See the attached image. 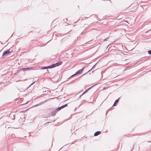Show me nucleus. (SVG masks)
Listing matches in <instances>:
<instances>
[{
    "label": "nucleus",
    "mask_w": 151,
    "mask_h": 151,
    "mask_svg": "<svg viewBox=\"0 0 151 151\" xmlns=\"http://www.w3.org/2000/svg\"><path fill=\"white\" fill-rule=\"evenodd\" d=\"M62 63V62H61L60 63H57L54 64H53L47 67H43L42 68V69H45L47 68H52L54 67H56V66H58Z\"/></svg>",
    "instance_id": "nucleus-1"
},
{
    "label": "nucleus",
    "mask_w": 151,
    "mask_h": 151,
    "mask_svg": "<svg viewBox=\"0 0 151 151\" xmlns=\"http://www.w3.org/2000/svg\"><path fill=\"white\" fill-rule=\"evenodd\" d=\"M84 69V68H82L81 69L78 70L76 72V73L75 74L72 75L70 77L73 76H74L77 75L78 74H81L82 73V71Z\"/></svg>",
    "instance_id": "nucleus-2"
},
{
    "label": "nucleus",
    "mask_w": 151,
    "mask_h": 151,
    "mask_svg": "<svg viewBox=\"0 0 151 151\" xmlns=\"http://www.w3.org/2000/svg\"><path fill=\"white\" fill-rule=\"evenodd\" d=\"M68 104H65L62 106H60L57 109V111H59L62 109L66 107V106H67Z\"/></svg>",
    "instance_id": "nucleus-3"
},
{
    "label": "nucleus",
    "mask_w": 151,
    "mask_h": 151,
    "mask_svg": "<svg viewBox=\"0 0 151 151\" xmlns=\"http://www.w3.org/2000/svg\"><path fill=\"white\" fill-rule=\"evenodd\" d=\"M9 50H6V51H5L3 53L2 56H6V55H8L10 53Z\"/></svg>",
    "instance_id": "nucleus-4"
},
{
    "label": "nucleus",
    "mask_w": 151,
    "mask_h": 151,
    "mask_svg": "<svg viewBox=\"0 0 151 151\" xmlns=\"http://www.w3.org/2000/svg\"><path fill=\"white\" fill-rule=\"evenodd\" d=\"M58 111H57V110L56 109V110L54 111L51 114V116H55L56 114Z\"/></svg>",
    "instance_id": "nucleus-5"
},
{
    "label": "nucleus",
    "mask_w": 151,
    "mask_h": 151,
    "mask_svg": "<svg viewBox=\"0 0 151 151\" xmlns=\"http://www.w3.org/2000/svg\"><path fill=\"white\" fill-rule=\"evenodd\" d=\"M101 132L99 131H98L97 132H96L94 134V136H97Z\"/></svg>",
    "instance_id": "nucleus-6"
},
{
    "label": "nucleus",
    "mask_w": 151,
    "mask_h": 151,
    "mask_svg": "<svg viewBox=\"0 0 151 151\" xmlns=\"http://www.w3.org/2000/svg\"><path fill=\"white\" fill-rule=\"evenodd\" d=\"M119 101V100L118 99H117L116 100L115 102H114V104L113 105V106H116L117 104L118 103Z\"/></svg>",
    "instance_id": "nucleus-7"
},
{
    "label": "nucleus",
    "mask_w": 151,
    "mask_h": 151,
    "mask_svg": "<svg viewBox=\"0 0 151 151\" xmlns=\"http://www.w3.org/2000/svg\"><path fill=\"white\" fill-rule=\"evenodd\" d=\"M30 69H31V68H24L22 69V70L23 71H25L27 70H29Z\"/></svg>",
    "instance_id": "nucleus-8"
},
{
    "label": "nucleus",
    "mask_w": 151,
    "mask_h": 151,
    "mask_svg": "<svg viewBox=\"0 0 151 151\" xmlns=\"http://www.w3.org/2000/svg\"><path fill=\"white\" fill-rule=\"evenodd\" d=\"M88 91V90L86 89V90L84 91V92L83 93V94L81 95L80 96V97H81V96H83L84 94H85V93H86L87 91Z\"/></svg>",
    "instance_id": "nucleus-9"
},
{
    "label": "nucleus",
    "mask_w": 151,
    "mask_h": 151,
    "mask_svg": "<svg viewBox=\"0 0 151 151\" xmlns=\"http://www.w3.org/2000/svg\"><path fill=\"white\" fill-rule=\"evenodd\" d=\"M97 84H94V85H93V86H92L91 87H89V88H88V89H87V90L88 91L89 90L91 87H93V86H94L95 85H96Z\"/></svg>",
    "instance_id": "nucleus-10"
},
{
    "label": "nucleus",
    "mask_w": 151,
    "mask_h": 151,
    "mask_svg": "<svg viewBox=\"0 0 151 151\" xmlns=\"http://www.w3.org/2000/svg\"><path fill=\"white\" fill-rule=\"evenodd\" d=\"M148 53L149 54L151 55V50L148 51Z\"/></svg>",
    "instance_id": "nucleus-11"
},
{
    "label": "nucleus",
    "mask_w": 151,
    "mask_h": 151,
    "mask_svg": "<svg viewBox=\"0 0 151 151\" xmlns=\"http://www.w3.org/2000/svg\"><path fill=\"white\" fill-rule=\"evenodd\" d=\"M34 82H33L31 84V85H30L29 87V86H31V85L33 83H34Z\"/></svg>",
    "instance_id": "nucleus-12"
},
{
    "label": "nucleus",
    "mask_w": 151,
    "mask_h": 151,
    "mask_svg": "<svg viewBox=\"0 0 151 151\" xmlns=\"http://www.w3.org/2000/svg\"><path fill=\"white\" fill-rule=\"evenodd\" d=\"M107 88V87H104V88L103 89V90H104V89H105L106 88Z\"/></svg>",
    "instance_id": "nucleus-13"
},
{
    "label": "nucleus",
    "mask_w": 151,
    "mask_h": 151,
    "mask_svg": "<svg viewBox=\"0 0 151 151\" xmlns=\"http://www.w3.org/2000/svg\"><path fill=\"white\" fill-rule=\"evenodd\" d=\"M94 65L93 66V67H92V68L91 70H89V71H88V72H89L90 71H91V70L93 68V67H94Z\"/></svg>",
    "instance_id": "nucleus-14"
},
{
    "label": "nucleus",
    "mask_w": 151,
    "mask_h": 151,
    "mask_svg": "<svg viewBox=\"0 0 151 151\" xmlns=\"http://www.w3.org/2000/svg\"><path fill=\"white\" fill-rule=\"evenodd\" d=\"M38 104H37V105H35V106H37Z\"/></svg>",
    "instance_id": "nucleus-15"
},
{
    "label": "nucleus",
    "mask_w": 151,
    "mask_h": 151,
    "mask_svg": "<svg viewBox=\"0 0 151 151\" xmlns=\"http://www.w3.org/2000/svg\"><path fill=\"white\" fill-rule=\"evenodd\" d=\"M108 0L110 1V0Z\"/></svg>",
    "instance_id": "nucleus-16"
},
{
    "label": "nucleus",
    "mask_w": 151,
    "mask_h": 151,
    "mask_svg": "<svg viewBox=\"0 0 151 151\" xmlns=\"http://www.w3.org/2000/svg\"><path fill=\"white\" fill-rule=\"evenodd\" d=\"M13 117H14V119H15V117H14V116H13Z\"/></svg>",
    "instance_id": "nucleus-17"
}]
</instances>
